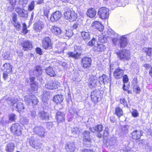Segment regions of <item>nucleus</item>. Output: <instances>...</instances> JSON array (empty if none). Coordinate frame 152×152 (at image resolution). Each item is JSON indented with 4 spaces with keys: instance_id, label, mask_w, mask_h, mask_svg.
I'll use <instances>...</instances> for the list:
<instances>
[{
    "instance_id": "1",
    "label": "nucleus",
    "mask_w": 152,
    "mask_h": 152,
    "mask_svg": "<svg viewBox=\"0 0 152 152\" xmlns=\"http://www.w3.org/2000/svg\"><path fill=\"white\" fill-rule=\"evenodd\" d=\"M98 15L99 18L104 19L108 18L109 15V9L105 7H102L98 10Z\"/></svg>"
},
{
    "instance_id": "2",
    "label": "nucleus",
    "mask_w": 152,
    "mask_h": 152,
    "mask_svg": "<svg viewBox=\"0 0 152 152\" xmlns=\"http://www.w3.org/2000/svg\"><path fill=\"white\" fill-rule=\"evenodd\" d=\"M116 53L121 60H129L130 59V53L128 50H124Z\"/></svg>"
},
{
    "instance_id": "3",
    "label": "nucleus",
    "mask_w": 152,
    "mask_h": 152,
    "mask_svg": "<svg viewBox=\"0 0 152 152\" xmlns=\"http://www.w3.org/2000/svg\"><path fill=\"white\" fill-rule=\"evenodd\" d=\"M21 129L20 126L19 124L16 123L12 125L11 131L15 136H18L22 134Z\"/></svg>"
},
{
    "instance_id": "4",
    "label": "nucleus",
    "mask_w": 152,
    "mask_h": 152,
    "mask_svg": "<svg viewBox=\"0 0 152 152\" xmlns=\"http://www.w3.org/2000/svg\"><path fill=\"white\" fill-rule=\"evenodd\" d=\"M33 131L40 137H43L45 135V129L42 126H35Z\"/></svg>"
},
{
    "instance_id": "5",
    "label": "nucleus",
    "mask_w": 152,
    "mask_h": 152,
    "mask_svg": "<svg viewBox=\"0 0 152 152\" xmlns=\"http://www.w3.org/2000/svg\"><path fill=\"white\" fill-rule=\"evenodd\" d=\"M99 83V81H98L97 78L96 76L93 75L90 76L88 82V86L89 88H91L96 86Z\"/></svg>"
},
{
    "instance_id": "6",
    "label": "nucleus",
    "mask_w": 152,
    "mask_h": 152,
    "mask_svg": "<svg viewBox=\"0 0 152 152\" xmlns=\"http://www.w3.org/2000/svg\"><path fill=\"white\" fill-rule=\"evenodd\" d=\"M42 45L46 50L50 49L52 48L51 41L49 37H45L42 40Z\"/></svg>"
},
{
    "instance_id": "7",
    "label": "nucleus",
    "mask_w": 152,
    "mask_h": 152,
    "mask_svg": "<svg viewBox=\"0 0 152 152\" xmlns=\"http://www.w3.org/2000/svg\"><path fill=\"white\" fill-rule=\"evenodd\" d=\"M58 82L53 81L52 80L48 81L45 85V87L49 89L54 90L58 88Z\"/></svg>"
},
{
    "instance_id": "8",
    "label": "nucleus",
    "mask_w": 152,
    "mask_h": 152,
    "mask_svg": "<svg viewBox=\"0 0 152 152\" xmlns=\"http://www.w3.org/2000/svg\"><path fill=\"white\" fill-rule=\"evenodd\" d=\"M65 18L69 20L70 21H73L77 18V15L74 12L70 10L67 11L64 13Z\"/></svg>"
},
{
    "instance_id": "9",
    "label": "nucleus",
    "mask_w": 152,
    "mask_h": 152,
    "mask_svg": "<svg viewBox=\"0 0 152 152\" xmlns=\"http://www.w3.org/2000/svg\"><path fill=\"white\" fill-rule=\"evenodd\" d=\"M101 92L99 90H96L92 91L91 93V100L94 103L97 102L99 99L100 100Z\"/></svg>"
},
{
    "instance_id": "10",
    "label": "nucleus",
    "mask_w": 152,
    "mask_h": 152,
    "mask_svg": "<svg viewBox=\"0 0 152 152\" xmlns=\"http://www.w3.org/2000/svg\"><path fill=\"white\" fill-rule=\"evenodd\" d=\"M91 58L86 57H84L81 60V65L84 68L89 67L91 64Z\"/></svg>"
},
{
    "instance_id": "11",
    "label": "nucleus",
    "mask_w": 152,
    "mask_h": 152,
    "mask_svg": "<svg viewBox=\"0 0 152 152\" xmlns=\"http://www.w3.org/2000/svg\"><path fill=\"white\" fill-rule=\"evenodd\" d=\"M7 10L9 11H12L14 9L16 5V0H7Z\"/></svg>"
},
{
    "instance_id": "12",
    "label": "nucleus",
    "mask_w": 152,
    "mask_h": 152,
    "mask_svg": "<svg viewBox=\"0 0 152 152\" xmlns=\"http://www.w3.org/2000/svg\"><path fill=\"white\" fill-rule=\"evenodd\" d=\"M15 11L20 17L26 18L28 16V12L26 10L17 7L15 8Z\"/></svg>"
},
{
    "instance_id": "13",
    "label": "nucleus",
    "mask_w": 152,
    "mask_h": 152,
    "mask_svg": "<svg viewBox=\"0 0 152 152\" xmlns=\"http://www.w3.org/2000/svg\"><path fill=\"white\" fill-rule=\"evenodd\" d=\"M61 16V13L59 11H57L51 16L50 20L52 22H54L58 20Z\"/></svg>"
},
{
    "instance_id": "14",
    "label": "nucleus",
    "mask_w": 152,
    "mask_h": 152,
    "mask_svg": "<svg viewBox=\"0 0 152 152\" xmlns=\"http://www.w3.org/2000/svg\"><path fill=\"white\" fill-rule=\"evenodd\" d=\"M110 80L109 77L105 75H103L99 77V82L100 84H107L108 83Z\"/></svg>"
},
{
    "instance_id": "15",
    "label": "nucleus",
    "mask_w": 152,
    "mask_h": 152,
    "mask_svg": "<svg viewBox=\"0 0 152 152\" xmlns=\"http://www.w3.org/2000/svg\"><path fill=\"white\" fill-rule=\"evenodd\" d=\"M51 30L54 34L57 36H59L63 33L60 28L54 26H52Z\"/></svg>"
},
{
    "instance_id": "16",
    "label": "nucleus",
    "mask_w": 152,
    "mask_h": 152,
    "mask_svg": "<svg viewBox=\"0 0 152 152\" xmlns=\"http://www.w3.org/2000/svg\"><path fill=\"white\" fill-rule=\"evenodd\" d=\"M22 46L24 50H30L32 48V44L31 41L28 40L25 41L22 44Z\"/></svg>"
},
{
    "instance_id": "17",
    "label": "nucleus",
    "mask_w": 152,
    "mask_h": 152,
    "mask_svg": "<svg viewBox=\"0 0 152 152\" xmlns=\"http://www.w3.org/2000/svg\"><path fill=\"white\" fill-rule=\"evenodd\" d=\"M123 70L120 68L116 69L113 73L114 77L116 79H118L121 77L123 75Z\"/></svg>"
},
{
    "instance_id": "18",
    "label": "nucleus",
    "mask_w": 152,
    "mask_h": 152,
    "mask_svg": "<svg viewBox=\"0 0 152 152\" xmlns=\"http://www.w3.org/2000/svg\"><path fill=\"white\" fill-rule=\"evenodd\" d=\"M42 66L39 65L35 67L33 71L34 75L37 77L41 76L42 74Z\"/></svg>"
},
{
    "instance_id": "19",
    "label": "nucleus",
    "mask_w": 152,
    "mask_h": 152,
    "mask_svg": "<svg viewBox=\"0 0 152 152\" xmlns=\"http://www.w3.org/2000/svg\"><path fill=\"white\" fill-rule=\"evenodd\" d=\"M65 148L67 152H73L75 151V146L73 142H69L66 144Z\"/></svg>"
},
{
    "instance_id": "20",
    "label": "nucleus",
    "mask_w": 152,
    "mask_h": 152,
    "mask_svg": "<svg viewBox=\"0 0 152 152\" xmlns=\"http://www.w3.org/2000/svg\"><path fill=\"white\" fill-rule=\"evenodd\" d=\"M29 143L30 145L34 148L39 149L41 147V144L36 140L31 139V140H30Z\"/></svg>"
},
{
    "instance_id": "21",
    "label": "nucleus",
    "mask_w": 152,
    "mask_h": 152,
    "mask_svg": "<svg viewBox=\"0 0 152 152\" xmlns=\"http://www.w3.org/2000/svg\"><path fill=\"white\" fill-rule=\"evenodd\" d=\"M94 50L96 52H102L106 49L105 45L102 44H97L94 47Z\"/></svg>"
},
{
    "instance_id": "22",
    "label": "nucleus",
    "mask_w": 152,
    "mask_h": 152,
    "mask_svg": "<svg viewBox=\"0 0 152 152\" xmlns=\"http://www.w3.org/2000/svg\"><path fill=\"white\" fill-rule=\"evenodd\" d=\"M44 24L42 22H38L35 23L33 25V28L35 31L40 32L44 27Z\"/></svg>"
},
{
    "instance_id": "23",
    "label": "nucleus",
    "mask_w": 152,
    "mask_h": 152,
    "mask_svg": "<svg viewBox=\"0 0 152 152\" xmlns=\"http://www.w3.org/2000/svg\"><path fill=\"white\" fill-rule=\"evenodd\" d=\"M103 129V126L101 125H98L93 128H90V130L92 132H102Z\"/></svg>"
},
{
    "instance_id": "24",
    "label": "nucleus",
    "mask_w": 152,
    "mask_h": 152,
    "mask_svg": "<svg viewBox=\"0 0 152 152\" xmlns=\"http://www.w3.org/2000/svg\"><path fill=\"white\" fill-rule=\"evenodd\" d=\"M142 131L136 130L132 132L131 134L133 139L137 140L139 139L142 135Z\"/></svg>"
},
{
    "instance_id": "25",
    "label": "nucleus",
    "mask_w": 152,
    "mask_h": 152,
    "mask_svg": "<svg viewBox=\"0 0 152 152\" xmlns=\"http://www.w3.org/2000/svg\"><path fill=\"white\" fill-rule=\"evenodd\" d=\"M27 96L24 97V99L25 101H30L31 102L33 106H35L36 105L38 102V100L37 99V97L34 95H32L31 97H30V99H27Z\"/></svg>"
},
{
    "instance_id": "26",
    "label": "nucleus",
    "mask_w": 152,
    "mask_h": 152,
    "mask_svg": "<svg viewBox=\"0 0 152 152\" xmlns=\"http://www.w3.org/2000/svg\"><path fill=\"white\" fill-rule=\"evenodd\" d=\"M87 16L91 18H93L95 17L96 15V12L95 9L91 8L89 9L86 12Z\"/></svg>"
},
{
    "instance_id": "27",
    "label": "nucleus",
    "mask_w": 152,
    "mask_h": 152,
    "mask_svg": "<svg viewBox=\"0 0 152 152\" xmlns=\"http://www.w3.org/2000/svg\"><path fill=\"white\" fill-rule=\"evenodd\" d=\"M39 118L42 120H46L48 119V114L44 111L39 112L38 115Z\"/></svg>"
},
{
    "instance_id": "28",
    "label": "nucleus",
    "mask_w": 152,
    "mask_h": 152,
    "mask_svg": "<svg viewBox=\"0 0 152 152\" xmlns=\"http://www.w3.org/2000/svg\"><path fill=\"white\" fill-rule=\"evenodd\" d=\"M119 42L121 47L122 48L125 47L128 44L127 38L124 36H122L121 37Z\"/></svg>"
},
{
    "instance_id": "29",
    "label": "nucleus",
    "mask_w": 152,
    "mask_h": 152,
    "mask_svg": "<svg viewBox=\"0 0 152 152\" xmlns=\"http://www.w3.org/2000/svg\"><path fill=\"white\" fill-rule=\"evenodd\" d=\"M15 147V146L14 143H8L5 148V150L6 152H13L14 150Z\"/></svg>"
},
{
    "instance_id": "30",
    "label": "nucleus",
    "mask_w": 152,
    "mask_h": 152,
    "mask_svg": "<svg viewBox=\"0 0 152 152\" xmlns=\"http://www.w3.org/2000/svg\"><path fill=\"white\" fill-rule=\"evenodd\" d=\"M83 144L86 147H89L91 145V139L89 136L83 137Z\"/></svg>"
},
{
    "instance_id": "31",
    "label": "nucleus",
    "mask_w": 152,
    "mask_h": 152,
    "mask_svg": "<svg viewBox=\"0 0 152 152\" xmlns=\"http://www.w3.org/2000/svg\"><path fill=\"white\" fill-rule=\"evenodd\" d=\"M45 71L47 75L51 77H54L56 75L53 69L50 66L47 67L45 69Z\"/></svg>"
},
{
    "instance_id": "32",
    "label": "nucleus",
    "mask_w": 152,
    "mask_h": 152,
    "mask_svg": "<svg viewBox=\"0 0 152 152\" xmlns=\"http://www.w3.org/2000/svg\"><path fill=\"white\" fill-rule=\"evenodd\" d=\"M93 26L99 31H102L103 30V26L100 22L95 21L93 23Z\"/></svg>"
},
{
    "instance_id": "33",
    "label": "nucleus",
    "mask_w": 152,
    "mask_h": 152,
    "mask_svg": "<svg viewBox=\"0 0 152 152\" xmlns=\"http://www.w3.org/2000/svg\"><path fill=\"white\" fill-rule=\"evenodd\" d=\"M2 69L4 71V72L9 73L12 71V66L9 64L6 63L3 65Z\"/></svg>"
},
{
    "instance_id": "34",
    "label": "nucleus",
    "mask_w": 152,
    "mask_h": 152,
    "mask_svg": "<svg viewBox=\"0 0 152 152\" xmlns=\"http://www.w3.org/2000/svg\"><path fill=\"white\" fill-rule=\"evenodd\" d=\"M18 101V99L15 97H8L6 100L7 103L11 105H14Z\"/></svg>"
},
{
    "instance_id": "35",
    "label": "nucleus",
    "mask_w": 152,
    "mask_h": 152,
    "mask_svg": "<svg viewBox=\"0 0 152 152\" xmlns=\"http://www.w3.org/2000/svg\"><path fill=\"white\" fill-rule=\"evenodd\" d=\"M63 96L61 95H58L54 96L53 101L56 104L60 103L63 100Z\"/></svg>"
},
{
    "instance_id": "36",
    "label": "nucleus",
    "mask_w": 152,
    "mask_h": 152,
    "mask_svg": "<svg viewBox=\"0 0 152 152\" xmlns=\"http://www.w3.org/2000/svg\"><path fill=\"white\" fill-rule=\"evenodd\" d=\"M64 115L60 112H58L56 113V118L58 122H62L64 120Z\"/></svg>"
},
{
    "instance_id": "37",
    "label": "nucleus",
    "mask_w": 152,
    "mask_h": 152,
    "mask_svg": "<svg viewBox=\"0 0 152 152\" xmlns=\"http://www.w3.org/2000/svg\"><path fill=\"white\" fill-rule=\"evenodd\" d=\"M117 138L115 137H110L107 141V144L113 146L116 144Z\"/></svg>"
},
{
    "instance_id": "38",
    "label": "nucleus",
    "mask_w": 152,
    "mask_h": 152,
    "mask_svg": "<svg viewBox=\"0 0 152 152\" xmlns=\"http://www.w3.org/2000/svg\"><path fill=\"white\" fill-rule=\"evenodd\" d=\"M115 114L118 117L123 115V111L122 110L120 107L116 108L115 110Z\"/></svg>"
},
{
    "instance_id": "39",
    "label": "nucleus",
    "mask_w": 152,
    "mask_h": 152,
    "mask_svg": "<svg viewBox=\"0 0 152 152\" xmlns=\"http://www.w3.org/2000/svg\"><path fill=\"white\" fill-rule=\"evenodd\" d=\"M81 34L84 40H88L90 39V34L88 32L82 31L81 32Z\"/></svg>"
},
{
    "instance_id": "40",
    "label": "nucleus",
    "mask_w": 152,
    "mask_h": 152,
    "mask_svg": "<svg viewBox=\"0 0 152 152\" xmlns=\"http://www.w3.org/2000/svg\"><path fill=\"white\" fill-rule=\"evenodd\" d=\"M31 85V90L33 91H32V93H35L37 91L39 87L38 84L35 82H34L33 83H32Z\"/></svg>"
},
{
    "instance_id": "41",
    "label": "nucleus",
    "mask_w": 152,
    "mask_h": 152,
    "mask_svg": "<svg viewBox=\"0 0 152 152\" xmlns=\"http://www.w3.org/2000/svg\"><path fill=\"white\" fill-rule=\"evenodd\" d=\"M24 107L23 103L18 102L16 106V110L18 111H23L24 109Z\"/></svg>"
},
{
    "instance_id": "42",
    "label": "nucleus",
    "mask_w": 152,
    "mask_h": 152,
    "mask_svg": "<svg viewBox=\"0 0 152 152\" xmlns=\"http://www.w3.org/2000/svg\"><path fill=\"white\" fill-rule=\"evenodd\" d=\"M142 51L146 52V54L148 56H152V48H144L142 49Z\"/></svg>"
},
{
    "instance_id": "43",
    "label": "nucleus",
    "mask_w": 152,
    "mask_h": 152,
    "mask_svg": "<svg viewBox=\"0 0 152 152\" xmlns=\"http://www.w3.org/2000/svg\"><path fill=\"white\" fill-rule=\"evenodd\" d=\"M34 2V1H32L28 4V11H31L34 9L35 7Z\"/></svg>"
},
{
    "instance_id": "44",
    "label": "nucleus",
    "mask_w": 152,
    "mask_h": 152,
    "mask_svg": "<svg viewBox=\"0 0 152 152\" xmlns=\"http://www.w3.org/2000/svg\"><path fill=\"white\" fill-rule=\"evenodd\" d=\"M98 40L100 42L105 43L106 41V38L102 34L100 35L98 37Z\"/></svg>"
},
{
    "instance_id": "45",
    "label": "nucleus",
    "mask_w": 152,
    "mask_h": 152,
    "mask_svg": "<svg viewBox=\"0 0 152 152\" xmlns=\"http://www.w3.org/2000/svg\"><path fill=\"white\" fill-rule=\"evenodd\" d=\"M28 2V0H19V4L20 7H24Z\"/></svg>"
},
{
    "instance_id": "46",
    "label": "nucleus",
    "mask_w": 152,
    "mask_h": 152,
    "mask_svg": "<svg viewBox=\"0 0 152 152\" xmlns=\"http://www.w3.org/2000/svg\"><path fill=\"white\" fill-rule=\"evenodd\" d=\"M73 34V33L71 29H70L66 30L65 35L66 36L70 37H71Z\"/></svg>"
},
{
    "instance_id": "47",
    "label": "nucleus",
    "mask_w": 152,
    "mask_h": 152,
    "mask_svg": "<svg viewBox=\"0 0 152 152\" xmlns=\"http://www.w3.org/2000/svg\"><path fill=\"white\" fill-rule=\"evenodd\" d=\"M80 131V129L78 127H74L72 129V132L73 135L78 134Z\"/></svg>"
},
{
    "instance_id": "48",
    "label": "nucleus",
    "mask_w": 152,
    "mask_h": 152,
    "mask_svg": "<svg viewBox=\"0 0 152 152\" xmlns=\"http://www.w3.org/2000/svg\"><path fill=\"white\" fill-rule=\"evenodd\" d=\"M13 24L14 26L16 28L17 30L18 31L20 30V28L21 26L20 23L18 21L14 22Z\"/></svg>"
},
{
    "instance_id": "49",
    "label": "nucleus",
    "mask_w": 152,
    "mask_h": 152,
    "mask_svg": "<svg viewBox=\"0 0 152 152\" xmlns=\"http://www.w3.org/2000/svg\"><path fill=\"white\" fill-rule=\"evenodd\" d=\"M16 115L14 114H10L9 115V121H14L16 119Z\"/></svg>"
},
{
    "instance_id": "50",
    "label": "nucleus",
    "mask_w": 152,
    "mask_h": 152,
    "mask_svg": "<svg viewBox=\"0 0 152 152\" xmlns=\"http://www.w3.org/2000/svg\"><path fill=\"white\" fill-rule=\"evenodd\" d=\"M133 90L136 93H138L140 91V88L138 85L133 86Z\"/></svg>"
},
{
    "instance_id": "51",
    "label": "nucleus",
    "mask_w": 152,
    "mask_h": 152,
    "mask_svg": "<svg viewBox=\"0 0 152 152\" xmlns=\"http://www.w3.org/2000/svg\"><path fill=\"white\" fill-rule=\"evenodd\" d=\"M120 102L121 104H123L124 106L128 107L127 102L124 98L121 99H120Z\"/></svg>"
},
{
    "instance_id": "52",
    "label": "nucleus",
    "mask_w": 152,
    "mask_h": 152,
    "mask_svg": "<svg viewBox=\"0 0 152 152\" xmlns=\"http://www.w3.org/2000/svg\"><path fill=\"white\" fill-rule=\"evenodd\" d=\"M95 42V39L94 38H93L91 41H90L88 43H87V45L88 46H92L94 45Z\"/></svg>"
},
{
    "instance_id": "53",
    "label": "nucleus",
    "mask_w": 152,
    "mask_h": 152,
    "mask_svg": "<svg viewBox=\"0 0 152 152\" xmlns=\"http://www.w3.org/2000/svg\"><path fill=\"white\" fill-rule=\"evenodd\" d=\"M23 34H26L28 32V30L27 28V26L25 23L23 24Z\"/></svg>"
},
{
    "instance_id": "54",
    "label": "nucleus",
    "mask_w": 152,
    "mask_h": 152,
    "mask_svg": "<svg viewBox=\"0 0 152 152\" xmlns=\"http://www.w3.org/2000/svg\"><path fill=\"white\" fill-rule=\"evenodd\" d=\"M132 115L135 117L138 116L139 113L138 111L136 110H133L132 112Z\"/></svg>"
},
{
    "instance_id": "55",
    "label": "nucleus",
    "mask_w": 152,
    "mask_h": 152,
    "mask_svg": "<svg viewBox=\"0 0 152 152\" xmlns=\"http://www.w3.org/2000/svg\"><path fill=\"white\" fill-rule=\"evenodd\" d=\"M137 78L134 77L132 80V86H133L137 85Z\"/></svg>"
},
{
    "instance_id": "56",
    "label": "nucleus",
    "mask_w": 152,
    "mask_h": 152,
    "mask_svg": "<svg viewBox=\"0 0 152 152\" xmlns=\"http://www.w3.org/2000/svg\"><path fill=\"white\" fill-rule=\"evenodd\" d=\"M80 25L78 23H76L73 25L72 28L74 29H77L80 28Z\"/></svg>"
},
{
    "instance_id": "57",
    "label": "nucleus",
    "mask_w": 152,
    "mask_h": 152,
    "mask_svg": "<svg viewBox=\"0 0 152 152\" xmlns=\"http://www.w3.org/2000/svg\"><path fill=\"white\" fill-rule=\"evenodd\" d=\"M36 51L37 53L40 55H41L42 54V50L40 48H37L36 49Z\"/></svg>"
},
{
    "instance_id": "58",
    "label": "nucleus",
    "mask_w": 152,
    "mask_h": 152,
    "mask_svg": "<svg viewBox=\"0 0 152 152\" xmlns=\"http://www.w3.org/2000/svg\"><path fill=\"white\" fill-rule=\"evenodd\" d=\"M31 116L32 119H35L36 118V116H37L36 112L34 111H31Z\"/></svg>"
},
{
    "instance_id": "59",
    "label": "nucleus",
    "mask_w": 152,
    "mask_h": 152,
    "mask_svg": "<svg viewBox=\"0 0 152 152\" xmlns=\"http://www.w3.org/2000/svg\"><path fill=\"white\" fill-rule=\"evenodd\" d=\"M7 73L6 72H4L3 74V78L4 80H6L8 77V75Z\"/></svg>"
},
{
    "instance_id": "60",
    "label": "nucleus",
    "mask_w": 152,
    "mask_h": 152,
    "mask_svg": "<svg viewBox=\"0 0 152 152\" xmlns=\"http://www.w3.org/2000/svg\"><path fill=\"white\" fill-rule=\"evenodd\" d=\"M123 81L124 83H126L128 81V78L126 75H124L123 77Z\"/></svg>"
},
{
    "instance_id": "61",
    "label": "nucleus",
    "mask_w": 152,
    "mask_h": 152,
    "mask_svg": "<svg viewBox=\"0 0 152 152\" xmlns=\"http://www.w3.org/2000/svg\"><path fill=\"white\" fill-rule=\"evenodd\" d=\"M81 55V53H76L75 54L74 58L75 59H78Z\"/></svg>"
},
{
    "instance_id": "62",
    "label": "nucleus",
    "mask_w": 152,
    "mask_h": 152,
    "mask_svg": "<svg viewBox=\"0 0 152 152\" xmlns=\"http://www.w3.org/2000/svg\"><path fill=\"white\" fill-rule=\"evenodd\" d=\"M22 124L23 125L27 124L28 122V120L26 118H24L22 121Z\"/></svg>"
},
{
    "instance_id": "63",
    "label": "nucleus",
    "mask_w": 152,
    "mask_h": 152,
    "mask_svg": "<svg viewBox=\"0 0 152 152\" xmlns=\"http://www.w3.org/2000/svg\"><path fill=\"white\" fill-rule=\"evenodd\" d=\"M89 132L87 131H85L83 133V137H85V136H89Z\"/></svg>"
},
{
    "instance_id": "64",
    "label": "nucleus",
    "mask_w": 152,
    "mask_h": 152,
    "mask_svg": "<svg viewBox=\"0 0 152 152\" xmlns=\"http://www.w3.org/2000/svg\"><path fill=\"white\" fill-rule=\"evenodd\" d=\"M108 128H106L104 131L103 135L104 136H107L108 134Z\"/></svg>"
}]
</instances>
